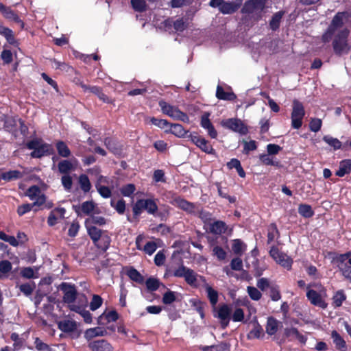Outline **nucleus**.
<instances>
[{"label": "nucleus", "mask_w": 351, "mask_h": 351, "mask_svg": "<svg viewBox=\"0 0 351 351\" xmlns=\"http://www.w3.org/2000/svg\"><path fill=\"white\" fill-rule=\"evenodd\" d=\"M306 297L311 303L322 308H326L327 304L324 301L326 293L320 285L311 284L306 287Z\"/></svg>", "instance_id": "1"}, {"label": "nucleus", "mask_w": 351, "mask_h": 351, "mask_svg": "<svg viewBox=\"0 0 351 351\" xmlns=\"http://www.w3.org/2000/svg\"><path fill=\"white\" fill-rule=\"evenodd\" d=\"M349 30L346 28L341 29L335 36L332 42L334 51L337 54L348 53L350 47L348 43L347 38L349 35Z\"/></svg>", "instance_id": "2"}, {"label": "nucleus", "mask_w": 351, "mask_h": 351, "mask_svg": "<svg viewBox=\"0 0 351 351\" xmlns=\"http://www.w3.org/2000/svg\"><path fill=\"white\" fill-rule=\"evenodd\" d=\"M27 146L28 149H33L31 156L34 158H40L43 156L50 154L52 151V147L38 139H34L29 141Z\"/></svg>", "instance_id": "3"}, {"label": "nucleus", "mask_w": 351, "mask_h": 351, "mask_svg": "<svg viewBox=\"0 0 351 351\" xmlns=\"http://www.w3.org/2000/svg\"><path fill=\"white\" fill-rule=\"evenodd\" d=\"M157 210V204L152 199H138L133 206V213L136 216L139 215L143 210H146L149 214L155 215Z\"/></svg>", "instance_id": "4"}, {"label": "nucleus", "mask_w": 351, "mask_h": 351, "mask_svg": "<svg viewBox=\"0 0 351 351\" xmlns=\"http://www.w3.org/2000/svg\"><path fill=\"white\" fill-rule=\"evenodd\" d=\"M305 114V110L302 103L294 100L291 112V126L295 129H299L302 125V120Z\"/></svg>", "instance_id": "5"}, {"label": "nucleus", "mask_w": 351, "mask_h": 351, "mask_svg": "<svg viewBox=\"0 0 351 351\" xmlns=\"http://www.w3.org/2000/svg\"><path fill=\"white\" fill-rule=\"evenodd\" d=\"M60 287L64 292L63 300L69 304L70 309L71 305L80 304L78 299L82 295L77 296V291L74 286L64 282L61 284Z\"/></svg>", "instance_id": "6"}, {"label": "nucleus", "mask_w": 351, "mask_h": 351, "mask_svg": "<svg viewBox=\"0 0 351 351\" xmlns=\"http://www.w3.org/2000/svg\"><path fill=\"white\" fill-rule=\"evenodd\" d=\"M159 106L164 114L174 119L181 120L184 122L189 121V117L186 114L181 112L177 107L171 106L165 101H160Z\"/></svg>", "instance_id": "7"}, {"label": "nucleus", "mask_w": 351, "mask_h": 351, "mask_svg": "<svg viewBox=\"0 0 351 351\" xmlns=\"http://www.w3.org/2000/svg\"><path fill=\"white\" fill-rule=\"evenodd\" d=\"M221 125L224 128L242 135L246 134L248 132L247 128L244 123L241 120L236 118L223 119L221 121Z\"/></svg>", "instance_id": "8"}, {"label": "nucleus", "mask_w": 351, "mask_h": 351, "mask_svg": "<svg viewBox=\"0 0 351 351\" xmlns=\"http://www.w3.org/2000/svg\"><path fill=\"white\" fill-rule=\"evenodd\" d=\"M345 18L346 13L344 12H339L335 16L328 30L323 35V40L324 42H328L332 36L336 33L337 29L341 27L343 25Z\"/></svg>", "instance_id": "9"}, {"label": "nucleus", "mask_w": 351, "mask_h": 351, "mask_svg": "<svg viewBox=\"0 0 351 351\" xmlns=\"http://www.w3.org/2000/svg\"><path fill=\"white\" fill-rule=\"evenodd\" d=\"M269 254L278 264L288 270L291 269L293 260L286 254L280 252L277 247H272Z\"/></svg>", "instance_id": "10"}, {"label": "nucleus", "mask_w": 351, "mask_h": 351, "mask_svg": "<svg viewBox=\"0 0 351 351\" xmlns=\"http://www.w3.org/2000/svg\"><path fill=\"white\" fill-rule=\"evenodd\" d=\"M80 304H73L71 306V310L79 313L86 323L90 324L92 322V315L90 313L85 309L87 306L88 300L84 295L79 298Z\"/></svg>", "instance_id": "11"}, {"label": "nucleus", "mask_w": 351, "mask_h": 351, "mask_svg": "<svg viewBox=\"0 0 351 351\" xmlns=\"http://www.w3.org/2000/svg\"><path fill=\"white\" fill-rule=\"evenodd\" d=\"M187 137L202 152L209 154H215V150L213 148L212 145L204 137L195 133L190 134L189 135L187 136Z\"/></svg>", "instance_id": "12"}, {"label": "nucleus", "mask_w": 351, "mask_h": 351, "mask_svg": "<svg viewBox=\"0 0 351 351\" xmlns=\"http://www.w3.org/2000/svg\"><path fill=\"white\" fill-rule=\"evenodd\" d=\"M337 261L338 267L343 277L351 281V258L349 254H341Z\"/></svg>", "instance_id": "13"}, {"label": "nucleus", "mask_w": 351, "mask_h": 351, "mask_svg": "<svg viewBox=\"0 0 351 351\" xmlns=\"http://www.w3.org/2000/svg\"><path fill=\"white\" fill-rule=\"evenodd\" d=\"M25 194L31 200L34 201L33 205L41 206L46 201L45 195L37 186L29 187Z\"/></svg>", "instance_id": "14"}, {"label": "nucleus", "mask_w": 351, "mask_h": 351, "mask_svg": "<svg viewBox=\"0 0 351 351\" xmlns=\"http://www.w3.org/2000/svg\"><path fill=\"white\" fill-rule=\"evenodd\" d=\"M119 318V315L116 311H105L97 318L99 325H107L108 324L116 322Z\"/></svg>", "instance_id": "15"}, {"label": "nucleus", "mask_w": 351, "mask_h": 351, "mask_svg": "<svg viewBox=\"0 0 351 351\" xmlns=\"http://www.w3.org/2000/svg\"><path fill=\"white\" fill-rule=\"evenodd\" d=\"M172 204L176 207L182 209L189 213H195L196 208L195 205L193 203L189 202L186 200L182 198H176L172 202Z\"/></svg>", "instance_id": "16"}, {"label": "nucleus", "mask_w": 351, "mask_h": 351, "mask_svg": "<svg viewBox=\"0 0 351 351\" xmlns=\"http://www.w3.org/2000/svg\"><path fill=\"white\" fill-rule=\"evenodd\" d=\"M266 0H250L245 3L243 11L245 12H253L255 10H263Z\"/></svg>", "instance_id": "17"}, {"label": "nucleus", "mask_w": 351, "mask_h": 351, "mask_svg": "<svg viewBox=\"0 0 351 351\" xmlns=\"http://www.w3.org/2000/svg\"><path fill=\"white\" fill-rule=\"evenodd\" d=\"M65 209L64 208H57L53 210L48 217L47 223L50 226L56 224L58 220L64 218L65 214Z\"/></svg>", "instance_id": "18"}, {"label": "nucleus", "mask_w": 351, "mask_h": 351, "mask_svg": "<svg viewBox=\"0 0 351 351\" xmlns=\"http://www.w3.org/2000/svg\"><path fill=\"white\" fill-rule=\"evenodd\" d=\"M89 348L93 351H112L111 345L103 339L90 343Z\"/></svg>", "instance_id": "19"}, {"label": "nucleus", "mask_w": 351, "mask_h": 351, "mask_svg": "<svg viewBox=\"0 0 351 351\" xmlns=\"http://www.w3.org/2000/svg\"><path fill=\"white\" fill-rule=\"evenodd\" d=\"M173 23L174 29L176 32H183L189 25L188 19L184 18H180L173 21L172 19H167L165 21V25H171Z\"/></svg>", "instance_id": "20"}, {"label": "nucleus", "mask_w": 351, "mask_h": 351, "mask_svg": "<svg viewBox=\"0 0 351 351\" xmlns=\"http://www.w3.org/2000/svg\"><path fill=\"white\" fill-rule=\"evenodd\" d=\"M107 330L103 327H95L87 329L84 332L86 339H90L95 337H103L106 335Z\"/></svg>", "instance_id": "21"}, {"label": "nucleus", "mask_w": 351, "mask_h": 351, "mask_svg": "<svg viewBox=\"0 0 351 351\" xmlns=\"http://www.w3.org/2000/svg\"><path fill=\"white\" fill-rule=\"evenodd\" d=\"M77 165V161L73 160L69 161L67 160H62L58 164V169L62 173H67L71 170H74Z\"/></svg>", "instance_id": "22"}, {"label": "nucleus", "mask_w": 351, "mask_h": 351, "mask_svg": "<svg viewBox=\"0 0 351 351\" xmlns=\"http://www.w3.org/2000/svg\"><path fill=\"white\" fill-rule=\"evenodd\" d=\"M209 231L215 234H221L226 230V226L222 221H215L209 223Z\"/></svg>", "instance_id": "23"}, {"label": "nucleus", "mask_w": 351, "mask_h": 351, "mask_svg": "<svg viewBox=\"0 0 351 351\" xmlns=\"http://www.w3.org/2000/svg\"><path fill=\"white\" fill-rule=\"evenodd\" d=\"M23 175V173L18 170H12L7 172L0 173V179L10 182L22 178Z\"/></svg>", "instance_id": "24"}, {"label": "nucleus", "mask_w": 351, "mask_h": 351, "mask_svg": "<svg viewBox=\"0 0 351 351\" xmlns=\"http://www.w3.org/2000/svg\"><path fill=\"white\" fill-rule=\"evenodd\" d=\"M165 132L171 133L175 136L182 138L184 137L187 134V131L180 124H170L169 130H166Z\"/></svg>", "instance_id": "25"}, {"label": "nucleus", "mask_w": 351, "mask_h": 351, "mask_svg": "<svg viewBox=\"0 0 351 351\" xmlns=\"http://www.w3.org/2000/svg\"><path fill=\"white\" fill-rule=\"evenodd\" d=\"M58 326L62 331L69 332L74 331L77 328V324L73 320L66 319L60 322Z\"/></svg>", "instance_id": "26"}, {"label": "nucleus", "mask_w": 351, "mask_h": 351, "mask_svg": "<svg viewBox=\"0 0 351 351\" xmlns=\"http://www.w3.org/2000/svg\"><path fill=\"white\" fill-rule=\"evenodd\" d=\"M351 171V160H344L339 164V169L336 172V175L339 177H343L348 174Z\"/></svg>", "instance_id": "27"}, {"label": "nucleus", "mask_w": 351, "mask_h": 351, "mask_svg": "<svg viewBox=\"0 0 351 351\" xmlns=\"http://www.w3.org/2000/svg\"><path fill=\"white\" fill-rule=\"evenodd\" d=\"M86 227L87 228L88 233L93 241L94 243L95 244L99 242L100 237L102 235L101 230L95 226L90 224H86Z\"/></svg>", "instance_id": "28"}, {"label": "nucleus", "mask_w": 351, "mask_h": 351, "mask_svg": "<svg viewBox=\"0 0 351 351\" xmlns=\"http://www.w3.org/2000/svg\"><path fill=\"white\" fill-rule=\"evenodd\" d=\"M19 123L21 125V131H25V128L23 125V122L18 118H12V117H8L5 121V126L8 130H12L14 127L17 126V123Z\"/></svg>", "instance_id": "29"}, {"label": "nucleus", "mask_w": 351, "mask_h": 351, "mask_svg": "<svg viewBox=\"0 0 351 351\" xmlns=\"http://www.w3.org/2000/svg\"><path fill=\"white\" fill-rule=\"evenodd\" d=\"M280 323L275 319L269 317L266 326V332L269 335H274L278 330Z\"/></svg>", "instance_id": "30"}, {"label": "nucleus", "mask_w": 351, "mask_h": 351, "mask_svg": "<svg viewBox=\"0 0 351 351\" xmlns=\"http://www.w3.org/2000/svg\"><path fill=\"white\" fill-rule=\"evenodd\" d=\"M283 15L284 12L282 11L278 12L273 15L269 21V27L271 29L275 31L278 29Z\"/></svg>", "instance_id": "31"}, {"label": "nucleus", "mask_w": 351, "mask_h": 351, "mask_svg": "<svg viewBox=\"0 0 351 351\" xmlns=\"http://www.w3.org/2000/svg\"><path fill=\"white\" fill-rule=\"evenodd\" d=\"M331 337L337 349L343 350L346 348V341L337 331L333 330L331 333Z\"/></svg>", "instance_id": "32"}, {"label": "nucleus", "mask_w": 351, "mask_h": 351, "mask_svg": "<svg viewBox=\"0 0 351 351\" xmlns=\"http://www.w3.org/2000/svg\"><path fill=\"white\" fill-rule=\"evenodd\" d=\"M38 267H24L21 270V274L25 278H38Z\"/></svg>", "instance_id": "33"}, {"label": "nucleus", "mask_w": 351, "mask_h": 351, "mask_svg": "<svg viewBox=\"0 0 351 351\" xmlns=\"http://www.w3.org/2000/svg\"><path fill=\"white\" fill-rule=\"evenodd\" d=\"M216 96L217 98L223 100H234L236 98V95L232 92H225L223 89L218 86L216 92Z\"/></svg>", "instance_id": "34"}, {"label": "nucleus", "mask_w": 351, "mask_h": 351, "mask_svg": "<svg viewBox=\"0 0 351 351\" xmlns=\"http://www.w3.org/2000/svg\"><path fill=\"white\" fill-rule=\"evenodd\" d=\"M0 34L3 35L6 38L9 43L14 45L16 43L13 32L10 29L3 26L1 22Z\"/></svg>", "instance_id": "35"}, {"label": "nucleus", "mask_w": 351, "mask_h": 351, "mask_svg": "<svg viewBox=\"0 0 351 351\" xmlns=\"http://www.w3.org/2000/svg\"><path fill=\"white\" fill-rule=\"evenodd\" d=\"M227 167L231 169L235 168L238 172V174L241 178H244L245 176V173L242 168L240 161L236 158H232L230 162L227 163Z\"/></svg>", "instance_id": "36"}, {"label": "nucleus", "mask_w": 351, "mask_h": 351, "mask_svg": "<svg viewBox=\"0 0 351 351\" xmlns=\"http://www.w3.org/2000/svg\"><path fill=\"white\" fill-rule=\"evenodd\" d=\"M206 291L210 304L215 306L218 302V292L208 285H206Z\"/></svg>", "instance_id": "37"}, {"label": "nucleus", "mask_w": 351, "mask_h": 351, "mask_svg": "<svg viewBox=\"0 0 351 351\" xmlns=\"http://www.w3.org/2000/svg\"><path fill=\"white\" fill-rule=\"evenodd\" d=\"M231 309L227 304L220 306L217 309V317L220 319H230Z\"/></svg>", "instance_id": "38"}, {"label": "nucleus", "mask_w": 351, "mask_h": 351, "mask_svg": "<svg viewBox=\"0 0 351 351\" xmlns=\"http://www.w3.org/2000/svg\"><path fill=\"white\" fill-rule=\"evenodd\" d=\"M298 213L304 217L309 218L314 215V212L310 205L300 204L298 207Z\"/></svg>", "instance_id": "39"}, {"label": "nucleus", "mask_w": 351, "mask_h": 351, "mask_svg": "<svg viewBox=\"0 0 351 351\" xmlns=\"http://www.w3.org/2000/svg\"><path fill=\"white\" fill-rule=\"evenodd\" d=\"M237 9V6L232 3L223 2L219 6V10L223 14H232Z\"/></svg>", "instance_id": "40"}, {"label": "nucleus", "mask_w": 351, "mask_h": 351, "mask_svg": "<svg viewBox=\"0 0 351 351\" xmlns=\"http://www.w3.org/2000/svg\"><path fill=\"white\" fill-rule=\"evenodd\" d=\"M56 149L60 156L62 157H68L71 154V152L68 146L62 141L56 143Z\"/></svg>", "instance_id": "41"}, {"label": "nucleus", "mask_w": 351, "mask_h": 351, "mask_svg": "<svg viewBox=\"0 0 351 351\" xmlns=\"http://www.w3.org/2000/svg\"><path fill=\"white\" fill-rule=\"evenodd\" d=\"M346 299V296L342 290L338 291L335 293L332 298V304L335 307L341 306L343 301Z\"/></svg>", "instance_id": "42"}, {"label": "nucleus", "mask_w": 351, "mask_h": 351, "mask_svg": "<svg viewBox=\"0 0 351 351\" xmlns=\"http://www.w3.org/2000/svg\"><path fill=\"white\" fill-rule=\"evenodd\" d=\"M12 264L8 261H0V278H3L7 276L8 274L12 269Z\"/></svg>", "instance_id": "43"}, {"label": "nucleus", "mask_w": 351, "mask_h": 351, "mask_svg": "<svg viewBox=\"0 0 351 351\" xmlns=\"http://www.w3.org/2000/svg\"><path fill=\"white\" fill-rule=\"evenodd\" d=\"M323 140L335 149H339L341 147V141L336 138L326 135L323 137Z\"/></svg>", "instance_id": "44"}, {"label": "nucleus", "mask_w": 351, "mask_h": 351, "mask_svg": "<svg viewBox=\"0 0 351 351\" xmlns=\"http://www.w3.org/2000/svg\"><path fill=\"white\" fill-rule=\"evenodd\" d=\"M246 250L245 245L239 239H235L232 243V250L237 254H241Z\"/></svg>", "instance_id": "45"}, {"label": "nucleus", "mask_w": 351, "mask_h": 351, "mask_svg": "<svg viewBox=\"0 0 351 351\" xmlns=\"http://www.w3.org/2000/svg\"><path fill=\"white\" fill-rule=\"evenodd\" d=\"M79 183L82 191L84 192L90 191L91 184L87 176L81 175L79 178Z\"/></svg>", "instance_id": "46"}, {"label": "nucleus", "mask_w": 351, "mask_h": 351, "mask_svg": "<svg viewBox=\"0 0 351 351\" xmlns=\"http://www.w3.org/2000/svg\"><path fill=\"white\" fill-rule=\"evenodd\" d=\"M110 238L106 234H102L99 241L95 243V245L102 250H106L110 245Z\"/></svg>", "instance_id": "47"}, {"label": "nucleus", "mask_w": 351, "mask_h": 351, "mask_svg": "<svg viewBox=\"0 0 351 351\" xmlns=\"http://www.w3.org/2000/svg\"><path fill=\"white\" fill-rule=\"evenodd\" d=\"M228 346L226 343H221L218 345L211 346H204L202 348V351H226Z\"/></svg>", "instance_id": "48"}, {"label": "nucleus", "mask_w": 351, "mask_h": 351, "mask_svg": "<svg viewBox=\"0 0 351 351\" xmlns=\"http://www.w3.org/2000/svg\"><path fill=\"white\" fill-rule=\"evenodd\" d=\"M103 300L99 295H93L92 300L90 303V309L93 311H95L101 306Z\"/></svg>", "instance_id": "49"}, {"label": "nucleus", "mask_w": 351, "mask_h": 351, "mask_svg": "<svg viewBox=\"0 0 351 351\" xmlns=\"http://www.w3.org/2000/svg\"><path fill=\"white\" fill-rule=\"evenodd\" d=\"M197 275L191 269H189L184 278L188 284L192 286H197Z\"/></svg>", "instance_id": "50"}, {"label": "nucleus", "mask_w": 351, "mask_h": 351, "mask_svg": "<svg viewBox=\"0 0 351 351\" xmlns=\"http://www.w3.org/2000/svg\"><path fill=\"white\" fill-rule=\"evenodd\" d=\"M247 291L250 298L255 301L259 300L262 296L258 289L254 287H247Z\"/></svg>", "instance_id": "51"}, {"label": "nucleus", "mask_w": 351, "mask_h": 351, "mask_svg": "<svg viewBox=\"0 0 351 351\" xmlns=\"http://www.w3.org/2000/svg\"><path fill=\"white\" fill-rule=\"evenodd\" d=\"M128 276L130 277V279L132 280L141 283L143 282V278L141 275V274L135 269H130L128 271Z\"/></svg>", "instance_id": "52"}, {"label": "nucleus", "mask_w": 351, "mask_h": 351, "mask_svg": "<svg viewBox=\"0 0 351 351\" xmlns=\"http://www.w3.org/2000/svg\"><path fill=\"white\" fill-rule=\"evenodd\" d=\"M0 239L9 243L13 246H17L19 245V242L16 238H15L14 236L8 235L3 232H0Z\"/></svg>", "instance_id": "53"}, {"label": "nucleus", "mask_w": 351, "mask_h": 351, "mask_svg": "<svg viewBox=\"0 0 351 351\" xmlns=\"http://www.w3.org/2000/svg\"><path fill=\"white\" fill-rule=\"evenodd\" d=\"M106 223V219L101 216H91L88 219L86 220V224H97V225H104Z\"/></svg>", "instance_id": "54"}, {"label": "nucleus", "mask_w": 351, "mask_h": 351, "mask_svg": "<svg viewBox=\"0 0 351 351\" xmlns=\"http://www.w3.org/2000/svg\"><path fill=\"white\" fill-rule=\"evenodd\" d=\"M95 204L92 201H86L81 206L82 211L86 215H90L95 209Z\"/></svg>", "instance_id": "55"}, {"label": "nucleus", "mask_w": 351, "mask_h": 351, "mask_svg": "<svg viewBox=\"0 0 351 351\" xmlns=\"http://www.w3.org/2000/svg\"><path fill=\"white\" fill-rule=\"evenodd\" d=\"M136 190V187L133 184H128L122 186L120 189L121 194L123 196H130Z\"/></svg>", "instance_id": "56"}, {"label": "nucleus", "mask_w": 351, "mask_h": 351, "mask_svg": "<svg viewBox=\"0 0 351 351\" xmlns=\"http://www.w3.org/2000/svg\"><path fill=\"white\" fill-rule=\"evenodd\" d=\"M110 204L118 213L123 214L125 212V202L123 199H119L117 203L112 200Z\"/></svg>", "instance_id": "57"}, {"label": "nucleus", "mask_w": 351, "mask_h": 351, "mask_svg": "<svg viewBox=\"0 0 351 351\" xmlns=\"http://www.w3.org/2000/svg\"><path fill=\"white\" fill-rule=\"evenodd\" d=\"M213 254L215 256L218 260L223 261L226 257V252L219 246H215L213 249Z\"/></svg>", "instance_id": "58"}, {"label": "nucleus", "mask_w": 351, "mask_h": 351, "mask_svg": "<svg viewBox=\"0 0 351 351\" xmlns=\"http://www.w3.org/2000/svg\"><path fill=\"white\" fill-rule=\"evenodd\" d=\"M159 285L160 282L158 280L154 278H149L146 281L147 288L152 291L157 290Z\"/></svg>", "instance_id": "59"}, {"label": "nucleus", "mask_w": 351, "mask_h": 351, "mask_svg": "<svg viewBox=\"0 0 351 351\" xmlns=\"http://www.w3.org/2000/svg\"><path fill=\"white\" fill-rule=\"evenodd\" d=\"M132 8L137 12H142L146 7L145 0H131Z\"/></svg>", "instance_id": "60"}, {"label": "nucleus", "mask_w": 351, "mask_h": 351, "mask_svg": "<svg viewBox=\"0 0 351 351\" xmlns=\"http://www.w3.org/2000/svg\"><path fill=\"white\" fill-rule=\"evenodd\" d=\"M322 122L320 119L314 118L312 119L309 123L310 130L313 132H318L322 127Z\"/></svg>", "instance_id": "61"}, {"label": "nucleus", "mask_w": 351, "mask_h": 351, "mask_svg": "<svg viewBox=\"0 0 351 351\" xmlns=\"http://www.w3.org/2000/svg\"><path fill=\"white\" fill-rule=\"evenodd\" d=\"M1 13L6 19L15 21H17L19 20L18 16L10 8H8L6 6L3 10Z\"/></svg>", "instance_id": "62"}, {"label": "nucleus", "mask_w": 351, "mask_h": 351, "mask_svg": "<svg viewBox=\"0 0 351 351\" xmlns=\"http://www.w3.org/2000/svg\"><path fill=\"white\" fill-rule=\"evenodd\" d=\"M175 292L169 291L166 292L162 298V302L165 304H170L176 300Z\"/></svg>", "instance_id": "63"}, {"label": "nucleus", "mask_w": 351, "mask_h": 351, "mask_svg": "<svg viewBox=\"0 0 351 351\" xmlns=\"http://www.w3.org/2000/svg\"><path fill=\"white\" fill-rule=\"evenodd\" d=\"M157 249V245L155 242L154 241H149L147 242L144 246H143V251L149 254L152 255L154 253V252Z\"/></svg>", "instance_id": "64"}]
</instances>
